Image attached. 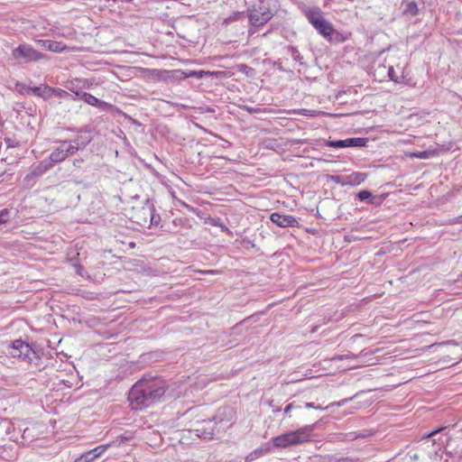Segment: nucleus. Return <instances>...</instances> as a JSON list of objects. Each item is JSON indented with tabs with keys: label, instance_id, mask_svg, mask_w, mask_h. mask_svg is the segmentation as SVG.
Returning <instances> with one entry per match:
<instances>
[{
	"label": "nucleus",
	"instance_id": "nucleus-7",
	"mask_svg": "<svg viewBox=\"0 0 462 462\" xmlns=\"http://www.w3.org/2000/svg\"><path fill=\"white\" fill-rule=\"evenodd\" d=\"M310 435L305 430H298L290 431L276 437L273 439V444L278 448H287L291 445H297L309 440Z\"/></svg>",
	"mask_w": 462,
	"mask_h": 462
},
{
	"label": "nucleus",
	"instance_id": "nucleus-33",
	"mask_svg": "<svg viewBox=\"0 0 462 462\" xmlns=\"http://www.w3.org/2000/svg\"><path fill=\"white\" fill-rule=\"evenodd\" d=\"M16 87L21 93L27 94V88H29L28 86L23 83H17Z\"/></svg>",
	"mask_w": 462,
	"mask_h": 462
},
{
	"label": "nucleus",
	"instance_id": "nucleus-39",
	"mask_svg": "<svg viewBox=\"0 0 462 462\" xmlns=\"http://www.w3.org/2000/svg\"><path fill=\"white\" fill-rule=\"evenodd\" d=\"M69 89L72 92H75L74 89L72 88H69Z\"/></svg>",
	"mask_w": 462,
	"mask_h": 462
},
{
	"label": "nucleus",
	"instance_id": "nucleus-27",
	"mask_svg": "<svg viewBox=\"0 0 462 462\" xmlns=\"http://www.w3.org/2000/svg\"><path fill=\"white\" fill-rule=\"evenodd\" d=\"M358 357L357 355L355 354H346V355H337L331 358L332 361H342L345 359H356Z\"/></svg>",
	"mask_w": 462,
	"mask_h": 462
},
{
	"label": "nucleus",
	"instance_id": "nucleus-35",
	"mask_svg": "<svg viewBox=\"0 0 462 462\" xmlns=\"http://www.w3.org/2000/svg\"><path fill=\"white\" fill-rule=\"evenodd\" d=\"M305 407L308 409L313 408V409H317V410H324V408L321 405H315L314 402H306Z\"/></svg>",
	"mask_w": 462,
	"mask_h": 462
},
{
	"label": "nucleus",
	"instance_id": "nucleus-14",
	"mask_svg": "<svg viewBox=\"0 0 462 462\" xmlns=\"http://www.w3.org/2000/svg\"><path fill=\"white\" fill-rule=\"evenodd\" d=\"M75 93L80 99L92 106H96L103 110H106L111 106L109 103L100 100L89 93L79 91Z\"/></svg>",
	"mask_w": 462,
	"mask_h": 462
},
{
	"label": "nucleus",
	"instance_id": "nucleus-21",
	"mask_svg": "<svg viewBox=\"0 0 462 462\" xmlns=\"http://www.w3.org/2000/svg\"><path fill=\"white\" fill-rule=\"evenodd\" d=\"M110 447V444H105L96 447L95 448L89 450L95 459L101 457V455Z\"/></svg>",
	"mask_w": 462,
	"mask_h": 462
},
{
	"label": "nucleus",
	"instance_id": "nucleus-2",
	"mask_svg": "<svg viewBox=\"0 0 462 462\" xmlns=\"http://www.w3.org/2000/svg\"><path fill=\"white\" fill-rule=\"evenodd\" d=\"M130 218L141 227L157 226L161 220L160 216L155 214L153 205L148 199L143 206L133 207Z\"/></svg>",
	"mask_w": 462,
	"mask_h": 462
},
{
	"label": "nucleus",
	"instance_id": "nucleus-24",
	"mask_svg": "<svg viewBox=\"0 0 462 462\" xmlns=\"http://www.w3.org/2000/svg\"><path fill=\"white\" fill-rule=\"evenodd\" d=\"M96 459L88 450L80 455L78 458L74 460V462H94Z\"/></svg>",
	"mask_w": 462,
	"mask_h": 462
},
{
	"label": "nucleus",
	"instance_id": "nucleus-3",
	"mask_svg": "<svg viewBox=\"0 0 462 462\" xmlns=\"http://www.w3.org/2000/svg\"><path fill=\"white\" fill-rule=\"evenodd\" d=\"M249 24L253 27H262L274 15L265 0H257L246 10Z\"/></svg>",
	"mask_w": 462,
	"mask_h": 462
},
{
	"label": "nucleus",
	"instance_id": "nucleus-13",
	"mask_svg": "<svg viewBox=\"0 0 462 462\" xmlns=\"http://www.w3.org/2000/svg\"><path fill=\"white\" fill-rule=\"evenodd\" d=\"M270 219L273 223L281 227L297 226L299 225L298 220L293 216L282 215L276 212L271 214Z\"/></svg>",
	"mask_w": 462,
	"mask_h": 462
},
{
	"label": "nucleus",
	"instance_id": "nucleus-30",
	"mask_svg": "<svg viewBox=\"0 0 462 462\" xmlns=\"http://www.w3.org/2000/svg\"><path fill=\"white\" fill-rule=\"evenodd\" d=\"M388 77L390 78V79H392L393 81L396 82V83H400L401 81L398 80V79L396 78L395 76V71H394V69L393 66H389L388 68Z\"/></svg>",
	"mask_w": 462,
	"mask_h": 462
},
{
	"label": "nucleus",
	"instance_id": "nucleus-5",
	"mask_svg": "<svg viewBox=\"0 0 462 462\" xmlns=\"http://www.w3.org/2000/svg\"><path fill=\"white\" fill-rule=\"evenodd\" d=\"M224 420L219 415L214 416L212 419L198 421L195 431L197 436L205 439H212L217 432L225 430L222 427Z\"/></svg>",
	"mask_w": 462,
	"mask_h": 462
},
{
	"label": "nucleus",
	"instance_id": "nucleus-37",
	"mask_svg": "<svg viewBox=\"0 0 462 462\" xmlns=\"http://www.w3.org/2000/svg\"><path fill=\"white\" fill-rule=\"evenodd\" d=\"M442 430H444V428H439V429H437V430H432L431 432H430V433L427 435V438H430V437L435 436L438 432L441 431Z\"/></svg>",
	"mask_w": 462,
	"mask_h": 462
},
{
	"label": "nucleus",
	"instance_id": "nucleus-19",
	"mask_svg": "<svg viewBox=\"0 0 462 462\" xmlns=\"http://www.w3.org/2000/svg\"><path fill=\"white\" fill-rule=\"evenodd\" d=\"M51 97L55 96L59 98H62V99H67L71 97L69 92H67L66 90L61 89V88H54L51 87Z\"/></svg>",
	"mask_w": 462,
	"mask_h": 462
},
{
	"label": "nucleus",
	"instance_id": "nucleus-12",
	"mask_svg": "<svg viewBox=\"0 0 462 462\" xmlns=\"http://www.w3.org/2000/svg\"><path fill=\"white\" fill-rule=\"evenodd\" d=\"M367 143L366 138H347L345 140L329 141L328 146L333 148H345V147H362Z\"/></svg>",
	"mask_w": 462,
	"mask_h": 462
},
{
	"label": "nucleus",
	"instance_id": "nucleus-36",
	"mask_svg": "<svg viewBox=\"0 0 462 462\" xmlns=\"http://www.w3.org/2000/svg\"><path fill=\"white\" fill-rule=\"evenodd\" d=\"M83 162V160L81 158H79V159H74L72 163H73V166L77 167V168H80L81 167V164Z\"/></svg>",
	"mask_w": 462,
	"mask_h": 462
},
{
	"label": "nucleus",
	"instance_id": "nucleus-10",
	"mask_svg": "<svg viewBox=\"0 0 462 462\" xmlns=\"http://www.w3.org/2000/svg\"><path fill=\"white\" fill-rule=\"evenodd\" d=\"M33 353L31 346L23 341L22 339L14 340L10 345L9 354L14 358H21L23 360L30 359V355Z\"/></svg>",
	"mask_w": 462,
	"mask_h": 462
},
{
	"label": "nucleus",
	"instance_id": "nucleus-28",
	"mask_svg": "<svg viewBox=\"0 0 462 462\" xmlns=\"http://www.w3.org/2000/svg\"><path fill=\"white\" fill-rule=\"evenodd\" d=\"M329 180L337 184L345 186V175H331L329 176Z\"/></svg>",
	"mask_w": 462,
	"mask_h": 462
},
{
	"label": "nucleus",
	"instance_id": "nucleus-38",
	"mask_svg": "<svg viewBox=\"0 0 462 462\" xmlns=\"http://www.w3.org/2000/svg\"><path fill=\"white\" fill-rule=\"evenodd\" d=\"M448 344H454V341H448Z\"/></svg>",
	"mask_w": 462,
	"mask_h": 462
},
{
	"label": "nucleus",
	"instance_id": "nucleus-26",
	"mask_svg": "<svg viewBox=\"0 0 462 462\" xmlns=\"http://www.w3.org/2000/svg\"><path fill=\"white\" fill-rule=\"evenodd\" d=\"M433 154V152L430 151H422L418 152H412L411 157L418 158V159H429Z\"/></svg>",
	"mask_w": 462,
	"mask_h": 462
},
{
	"label": "nucleus",
	"instance_id": "nucleus-23",
	"mask_svg": "<svg viewBox=\"0 0 462 462\" xmlns=\"http://www.w3.org/2000/svg\"><path fill=\"white\" fill-rule=\"evenodd\" d=\"M66 49V46L60 42L51 41L50 42V50L53 52H62Z\"/></svg>",
	"mask_w": 462,
	"mask_h": 462
},
{
	"label": "nucleus",
	"instance_id": "nucleus-34",
	"mask_svg": "<svg viewBox=\"0 0 462 462\" xmlns=\"http://www.w3.org/2000/svg\"><path fill=\"white\" fill-rule=\"evenodd\" d=\"M50 42L51 40H40L38 41V43L41 44L42 47H43L46 50H50Z\"/></svg>",
	"mask_w": 462,
	"mask_h": 462
},
{
	"label": "nucleus",
	"instance_id": "nucleus-29",
	"mask_svg": "<svg viewBox=\"0 0 462 462\" xmlns=\"http://www.w3.org/2000/svg\"><path fill=\"white\" fill-rule=\"evenodd\" d=\"M9 218V211L8 209L5 208L0 210V225L6 223Z\"/></svg>",
	"mask_w": 462,
	"mask_h": 462
},
{
	"label": "nucleus",
	"instance_id": "nucleus-25",
	"mask_svg": "<svg viewBox=\"0 0 462 462\" xmlns=\"http://www.w3.org/2000/svg\"><path fill=\"white\" fill-rule=\"evenodd\" d=\"M237 69L239 72L245 74L246 76H252L254 72V69L246 64H239L237 66Z\"/></svg>",
	"mask_w": 462,
	"mask_h": 462
},
{
	"label": "nucleus",
	"instance_id": "nucleus-22",
	"mask_svg": "<svg viewBox=\"0 0 462 462\" xmlns=\"http://www.w3.org/2000/svg\"><path fill=\"white\" fill-rule=\"evenodd\" d=\"M417 13H418V6H417V4L415 2L408 3L406 5L404 10H403V14H409V15H411V16L416 15Z\"/></svg>",
	"mask_w": 462,
	"mask_h": 462
},
{
	"label": "nucleus",
	"instance_id": "nucleus-4",
	"mask_svg": "<svg viewBox=\"0 0 462 462\" xmlns=\"http://www.w3.org/2000/svg\"><path fill=\"white\" fill-rule=\"evenodd\" d=\"M308 21L324 37H330L334 28L330 22L326 20L319 8H309L304 12Z\"/></svg>",
	"mask_w": 462,
	"mask_h": 462
},
{
	"label": "nucleus",
	"instance_id": "nucleus-6",
	"mask_svg": "<svg viewBox=\"0 0 462 462\" xmlns=\"http://www.w3.org/2000/svg\"><path fill=\"white\" fill-rule=\"evenodd\" d=\"M12 58L18 62H35L43 58L45 55L33 49L27 43L20 44L12 51Z\"/></svg>",
	"mask_w": 462,
	"mask_h": 462
},
{
	"label": "nucleus",
	"instance_id": "nucleus-18",
	"mask_svg": "<svg viewBox=\"0 0 462 462\" xmlns=\"http://www.w3.org/2000/svg\"><path fill=\"white\" fill-rule=\"evenodd\" d=\"M356 198L361 201H367L368 203H373L374 196L371 191L367 189H364L359 191L356 194Z\"/></svg>",
	"mask_w": 462,
	"mask_h": 462
},
{
	"label": "nucleus",
	"instance_id": "nucleus-1",
	"mask_svg": "<svg viewBox=\"0 0 462 462\" xmlns=\"http://www.w3.org/2000/svg\"><path fill=\"white\" fill-rule=\"evenodd\" d=\"M168 385L157 376L145 375L130 389L128 401L133 410H143L160 402Z\"/></svg>",
	"mask_w": 462,
	"mask_h": 462
},
{
	"label": "nucleus",
	"instance_id": "nucleus-16",
	"mask_svg": "<svg viewBox=\"0 0 462 462\" xmlns=\"http://www.w3.org/2000/svg\"><path fill=\"white\" fill-rule=\"evenodd\" d=\"M51 87L43 86L42 87H32L27 88V94H32L37 97H43L44 99H48L51 97Z\"/></svg>",
	"mask_w": 462,
	"mask_h": 462
},
{
	"label": "nucleus",
	"instance_id": "nucleus-17",
	"mask_svg": "<svg viewBox=\"0 0 462 462\" xmlns=\"http://www.w3.org/2000/svg\"><path fill=\"white\" fill-rule=\"evenodd\" d=\"M374 434V431L372 430H362L359 431L346 433L345 435L344 439L351 441V440H355L357 439H366V438L372 437Z\"/></svg>",
	"mask_w": 462,
	"mask_h": 462
},
{
	"label": "nucleus",
	"instance_id": "nucleus-15",
	"mask_svg": "<svg viewBox=\"0 0 462 462\" xmlns=\"http://www.w3.org/2000/svg\"><path fill=\"white\" fill-rule=\"evenodd\" d=\"M367 178V174L364 172H352L345 175V186H357L363 183Z\"/></svg>",
	"mask_w": 462,
	"mask_h": 462
},
{
	"label": "nucleus",
	"instance_id": "nucleus-11",
	"mask_svg": "<svg viewBox=\"0 0 462 462\" xmlns=\"http://www.w3.org/2000/svg\"><path fill=\"white\" fill-rule=\"evenodd\" d=\"M66 141L69 147H73V152L76 153L78 151L83 150L92 141V136L90 131L85 128L80 130L75 138Z\"/></svg>",
	"mask_w": 462,
	"mask_h": 462
},
{
	"label": "nucleus",
	"instance_id": "nucleus-9",
	"mask_svg": "<svg viewBox=\"0 0 462 462\" xmlns=\"http://www.w3.org/2000/svg\"><path fill=\"white\" fill-rule=\"evenodd\" d=\"M60 145L55 148L50 154L49 158L46 159L47 162H51V168L54 164L61 162L66 160L69 156L73 155V147H69L66 140L60 141Z\"/></svg>",
	"mask_w": 462,
	"mask_h": 462
},
{
	"label": "nucleus",
	"instance_id": "nucleus-32",
	"mask_svg": "<svg viewBox=\"0 0 462 462\" xmlns=\"http://www.w3.org/2000/svg\"><path fill=\"white\" fill-rule=\"evenodd\" d=\"M301 407L300 405H296L295 402H291L289 403L285 408H284V413L287 414L288 412H290L291 410L293 409H300Z\"/></svg>",
	"mask_w": 462,
	"mask_h": 462
},
{
	"label": "nucleus",
	"instance_id": "nucleus-20",
	"mask_svg": "<svg viewBox=\"0 0 462 462\" xmlns=\"http://www.w3.org/2000/svg\"><path fill=\"white\" fill-rule=\"evenodd\" d=\"M287 49L295 61L299 62L300 64H303V57L300 55L296 47L288 46Z\"/></svg>",
	"mask_w": 462,
	"mask_h": 462
},
{
	"label": "nucleus",
	"instance_id": "nucleus-8",
	"mask_svg": "<svg viewBox=\"0 0 462 462\" xmlns=\"http://www.w3.org/2000/svg\"><path fill=\"white\" fill-rule=\"evenodd\" d=\"M51 169V162H47V161H42L39 163L32 165L30 169V171L24 176L23 180V185L26 189H32L38 178L43 175L45 172Z\"/></svg>",
	"mask_w": 462,
	"mask_h": 462
},
{
	"label": "nucleus",
	"instance_id": "nucleus-31",
	"mask_svg": "<svg viewBox=\"0 0 462 462\" xmlns=\"http://www.w3.org/2000/svg\"><path fill=\"white\" fill-rule=\"evenodd\" d=\"M210 223L213 226H220L222 230L228 231V228L221 222L219 218L211 219Z\"/></svg>",
	"mask_w": 462,
	"mask_h": 462
}]
</instances>
